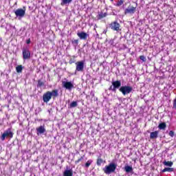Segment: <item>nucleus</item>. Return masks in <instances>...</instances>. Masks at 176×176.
<instances>
[{
	"label": "nucleus",
	"mask_w": 176,
	"mask_h": 176,
	"mask_svg": "<svg viewBox=\"0 0 176 176\" xmlns=\"http://www.w3.org/2000/svg\"><path fill=\"white\" fill-rule=\"evenodd\" d=\"M117 167L118 164L111 162L109 165L105 166L104 168H103V171L104 174L109 175V174H112V173H115V171H116Z\"/></svg>",
	"instance_id": "obj_1"
},
{
	"label": "nucleus",
	"mask_w": 176,
	"mask_h": 176,
	"mask_svg": "<svg viewBox=\"0 0 176 176\" xmlns=\"http://www.w3.org/2000/svg\"><path fill=\"white\" fill-rule=\"evenodd\" d=\"M13 131H12V128H8L6 129L0 137V140L1 141H5L6 138H13Z\"/></svg>",
	"instance_id": "obj_2"
},
{
	"label": "nucleus",
	"mask_w": 176,
	"mask_h": 176,
	"mask_svg": "<svg viewBox=\"0 0 176 176\" xmlns=\"http://www.w3.org/2000/svg\"><path fill=\"white\" fill-rule=\"evenodd\" d=\"M111 84L112 85L109 88V90H110V91H113V93H116V90L122 87V81L120 80L112 81Z\"/></svg>",
	"instance_id": "obj_3"
},
{
	"label": "nucleus",
	"mask_w": 176,
	"mask_h": 176,
	"mask_svg": "<svg viewBox=\"0 0 176 176\" xmlns=\"http://www.w3.org/2000/svg\"><path fill=\"white\" fill-rule=\"evenodd\" d=\"M14 13L15 14L16 17H17L19 20H21V19H23V17L25 16V7L16 9L14 11Z\"/></svg>",
	"instance_id": "obj_4"
},
{
	"label": "nucleus",
	"mask_w": 176,
	"mask_h": 176,
	"mask_svg": "<svg viewBox=\"0 0 176 176\" xmlns=\"http://www.w3.org/2000/svg\"><path fill=\"white\" fill-rule=\"evenodd\" d=\"M119 91L123 94V96H126L127 94H130L133 91V87L131 86H122L119 89Z\"/></svg>",
	"instance_id": "obj_5"
},
{
	"label": "nucleus",
	"mask_w": 176,
	"mask_h": 176,
	"mask_svg": "<svg viewBox=\"0 0 176 176\" xmlns=\"http://www.w3.org/2000/svg\"><path fill=\"white\" fill-rule=\"evenodd\" d=\"M22 54L23 60H30L31 58V52H30V48L28 47L22 49Z\"/></svg>",
	"instance_id": "obj_6"
},
{
	"label": "nucleus",
	"mask_w": 176,
	"mask_h": 176,
	"mask_svg": "<svg viewBox=\"0 0 176 176\" xmlns=\"http://www.w3.org/2000/svg\"><path fill=\"white\" fill-rule=\"evenodd\" d=\"M62 85L66 90H69V91H71L72 89H74L75 87L74 86V82L71 81H63Z\"/></svg>",
	"instance_id": "obj_7"
},
{
	"label": "nucleus",
	"mask_w": 176,
	"mask_h": 176,
	"mask_svg": "<svg viewBox=\"0 0 176 176\" xmlns=\"http://www.w3.org/2000/svg\"><path fill=\"white\" fill-rule=\"evenodd\" d=\"M76 72H82L83 69H85V62L83 61H78L76 63Z\"/></svg>",
	"instance_id": "obj_8"
},
{
	"label": "nucleus",
	"mask_w": 176,
	"mask_h": 176,
	"mask_svg": "<svg viewBox=\"0 0 176 176\" xmlns=\"http://www.w3.org/2000/svg\"><path fill=\"white\" fill-rule=\"evenodd\" d=\"M109 27L113 31H117V32H119V31H121L120 30V24L118 23V21H114L111 23L109 25Z\"/></svg>",
	"instance_id": "obj_9"
},
{
	"label": "nucleus",
	"mask_w": 176,
	"mask_h": 176,
	"mask_svg": "<svg viewBox=\"0 0 176 176\" xmlns=\"http://www.w3.org/2000/svg\"><path fill=\"white\" fill-rule=\"evenodd\" d=\"M36 133L37 135H42V134H45L46 133V128L45 127V124L37 127L36 129Z\"/></svg>",
	"instance_id": "obj_10"
},
{
	"label": "nucleus",
	"mask_w": 176,
	"mask_h": 176,
	"mask_svg": "<svg viewBox=\"0 0 176 176\" xmlns=\"http://www.w3.org/2000/svg\"><path fill=\"white\" fill-rule=\"evenodd\" d=\"M50 100H52V94H50V91H47L43 96V101L44 102H49Z\"/></svg>",
	"instance_id": "obj_11"
},
{
	"label": "nucleus",
	"mask_w": 176,
	"mask_h": 176,
	"mask_svg": "<svg viewBox=\"0 0 176 176\" xmlns=\"http://www.w3.org/2000/svg\"><path fill=\"white\" fill-rule=\"evenodd\" d=\"M135 7L129 6L124 10V14H134L135 13Z\"/></svg>",
	"instance_id": "obj_12"
},
{
	"label": "nucleus",
	"mask_w": 176,
	"mask_h": 176,
	"mask_svg": "<svg viewBox=\"0 0 176 176\" xmlns=\"http://www.w3.org/2000/svg\"><path fill=\"white\" fill-rule=\"evenodd\" d=\"M77 36L78 38L82 41H86L87 39V36H89V34L85 32H77Z\"/></svg>",
	"instance_id": "obj_13"
},
{
	"label": "nucleus",
	"mask_w": 176,
	"mask_h": 176,
	"mask_svg": "<svg viewBox=\"0 0 176 176\" xmlns=\"http://www.w3.org/2000/svg\"><path fill=\"white\" fill-rule=\"evenodd\" d=\"M74 175V171L72 169H66L63 172V176H73Z\"/></svg>",
	"instance_id": "obj_14"
},
{
	"label": "nucleus",
	"mask_w": 176,
	"mask_h": 176,
	"mask_svg": "<svg viewBox=\"0 0 176 176\" xmlns=\"http://www.w3.org/2000/svg\"><path fill=\"white\" fill-rule=\"evenodd\" d=\"M158 135H159V131H155L150 133V138L151 140H155L156 138H157Z\"/></svg>",
	"instance_id": "obj_15"
},
{
	"label": "nucleus",
	"mask_w": 176,
	"mask_h": 176,
	"mask_svg": "<svg viewBox=\"0 0 176 176\" xmlns=\"http://www.w3.org/2000/svg\"><path fill=\"white\" fill-rule=\"evenodd\" d=\"M166 127H167V124H166V122H161L158 125V129L160 130H166Z\"/></svg>",
	"instance_id": "obj_16"
},
{
	"label": "nucleus",
	"mask_w": 176,
	"mask_h": 176,
	"mask_svg": "<svg viewBox=\"0 0 176 176\" xmlns=\"http://www.w3.org/2000/svg\"><path fill=\"white\" fill-rule=\"evenodd\" d=\"M51 97H58V90L55 89L50 91Z\"/></svg>",
	"instance_id": "obj_17"
},
{
	"label": "nucleus",
	"mask_w": 176,
	"mask_h": 176,
	"mask_svg": "<svg viewBox=\"0 0 176 176\" xmlns=\"http://www.w3.org/2000/svg\"><path fill=\"white\" fill-rule=\"evenodd\" d=\"M104 17H107V12H98V20H101V19H104Z\"/></svg>",
	"instance_id": "obj_18"
},
{
	"label": "nucleus",
	"mask_w": 176,
	"mask_h": 176,
	"mask_svg": "<svg viewBox=\"0 0 176 176\" xmlns=\"http://www.w3.org/2000/svg\"><path fill=\"white\" fill-rule=\"evenodd\" d=\"M72 2V0H62L60 5L64 6L65 5H69Z\"/></svg>",
	"instance_id": "obj_19"
},
{
	"label": "nucleus",
	"mask_w": 176,
	"mask_h": 176,
	"mask_svg": "<svg viewBox=\"0 0 176 176\" xmlns=\"http://www.w3.org/2000/svg\"><path fill=\"white\" fill-rule=\"evenodd\" d=\"M79 44V40H72V45H73L74 47L76 48L78 45Z\"/></svg>",
	"instance_id": "obj_20"
},
{
	"label": "nucleus",
	"mask_w": 176,
	"mask_h": 176,
	"mask_svg": "<svg viewBox=\"0 0 176 176\" xmlns=\"http://www.w3.org/2000/svg\"><path fill=\"white\" fill-rule=\"evenodd\" d=\"M124 170H125L126 173H133V167H131L130 166H126L124 167Z\"/></svg>",
	"instance_id": "obj_21"
},
{
	"label": "nucleus",
	"mask_w": 176,
	"mask_h": 176,
	"mask_svg": "<svg viewBox=\"0 0 176 176\" xmlns=\"http://www.w3.org/2000/svg\"><path fill=\"white\" fill-rule=\"evenodd\" d=\"M163 164L164 166H167L168 167H173V162H167V161H164Z\"/></svg>",
	"instance_id": "obj_22"
},
{
	"label": "nucleus",
	"mask_w": 176,
	"mask_h": 176,
	"mask_svg": "<svg viewBox=\"0 0 176 176\" xmlns=\"http://www.w3.org/2000/svg\"><path fill=\"white\" fill-rule=\"evenodd\" d=\"M167 171L168 173H173V171H174V168H165L162 170V173H166Z\"/></svg>",
	"instance_id": "obj_23"
},
{
	"label": "nucleus",
	"mask_w": 176,
	"mask_h": 176,
	"mask_svg": "<svg viewBox=\"0 0 176 176\" xmlns=\"http://www.w3.org/2000/svg\"><path fill=\"white\" fill-rule=\"evenodd\" d=\"M16 71L18 74H20L21 72H23V66L22 65H18L16 67Z\"/></svg>",
	"instance_id": "obj_24"
},
{
	"label": "nucleus",
	"mask_w": 176,
	"mask_h": 176,
	"mask_svg": "<svg viewBox=\"0 0 176 176\" xmlns=\"http://www.w3.org/2000/svg\"><path fill=\"white\" fill-rule=\"evenodd\" d=\"M91 163H93V160H89L86 162V164H85V167H86V168H89V167H90V165L91 164Z\"/></svg>",
	"instance_id": "obj_25"
},
{
	"label": "nucleus",
	"mask_w": 176,
	"mask_h": 176,
	"mask_svg": "<svg viewBox=\"0 0 176 176\" xmlns=\"http://www.w3.org/2000/svg\"><path fill=\"white\" fill-rule=\"evenodd\" d=\"M124 3V0H118L117 3L116 4V6H122Z\"/></svg>",
	"instance_id": "obj_26"
},
{
	"label": "nucleus",
	"mask_w": 176,
	"mask_h": 176,
	"mask_svg": "<svg viewBox=\"0 0 176 176\" xmlns=\"http://www.w3.org/2000/svg\"><path fill=\"white\" fill-rule=\"evenodd\" d=\"M42 86H45V82H43L41 80H38V84H37V87H42Z\"/></svg>",
	"instance_id": "obj_27"
},
{
	"label": "nucleus",
	"mask_w": 176,
	"mask_h": 176,
	"mask_svg": "<svg viewBox=\"0 0 176 176\" xmlns=\"http://www.w3.org/2000/svg\"><path fill=\"white\" fill-rule=\"evenodd\" d=\"M78 107V102L74 101L70 104V108H75Z\"/></svg>",
	"instance_id": "obj_28"
},
{
	"label": "nucleus",
	"mask_w": 176,
	"mask_h": 176,
	"mask_svg": "<svg viewBox=\"0 0 176 176\" xmlns=\"http://www.w3.org/2000/svg\"><path fill=\"white\" fill-rule=\"evenodd\" d=\"M102 159L98 158L96 162L97 166H101V164H102Z\"/></svg>",
	"instance_id": "obj_29"
},
{
	"label": "nucleus",
	"mask_w": 176,
	"mask_h": 176,
	"mask_svg": "<svg viewBox=\"0 0 176 176\" xmlns=\"http://www.w3.org/2000/svg\"><path fill=\"white\" fill-rule=\"evenodd\" d=\"M140 58L142 61H144L145 63V61H146V58L144 56H140Z\"/></svg>",
	"instance_id": "obj_30"
},
{
	"label": "nucleus",
	"mask_w": 176,
	"mask_h": 176,
	"mask_svg": "<svg viewBox=\"0 0 176 176\" xmlns=\"http://www.w3.org/2000/svg\"><path fill=\"white\" fill-rule=\"evenodd\" d=\"M81 160H83V157H80V159H78V160L75 161V164H78L80 162H81Z\"/></svg>",
	"instance_id": "obj_31"
},
{
	"label": "nucleus",
	"mask_w": 176,
	"mask_h": 176,
	"mask_svg": "<svg viewBox=\"0 0 176 176\" xmlns=\"http://www.w3.org/2000/svg\"><path fill=\"white\" fill-rule=\"evenodd\" d=\"M173 109L176 110V98L173 100Z\"/></svg>",
	"instance_id": "obj_32"
},
{
	"label": "nucleus",
	"mask_w": 176,
	"mask_h": 176,
	"mask_svg": "<svg viewBox=\"0 0 176 176\" xmlns=\"http://www.w3.org/2000/svg\"><path fill=\"white\" fill-rule=\"evenodd\" d=\"M168 135H170V137H174L175 135V133L173 131H170L169 133H168Z\"/></svg>",
	"instance_id": "obj_33"
},
{
	"label": "nucleus",
	"mask_w": 176,
	"mask_h": 176,
	"mask_svg": "<svg viewBox=\"0 0 176 176\" xmlns=\"http://www.w3.org/2000/svg\"><path fill=\"white\" fill-rule=\"evenodd\" d=\"M26 43L28 44V45H30V43H31V39H28L27 41H26Z\"/></svg>",
	"instance_id": "obj_34"
},
{
	"label": "nucleus",
	"mask_w": 176,
	"mask_h": 176,
	"mask_svg": "<svg viewBox=\"0 0 176 176\" xmlns=\"http://www.w3.org/2000/svg\"><path fill=\"white\" fill-rule=\"evenodd\" d=\"M91 96H92V97H94V93H91Z\"/></svg>",
	"instance_id": "obj_35"
},
{
	"label": "nucleus",
	"mask_w": 176,
	"mask_h": 176,
	"mask_svg": "<svg viewBox=\"0 0 176 176\" xmlns=\"http://www.w3.org/2000/svg\"><path fill=\"white\" fill-rule=\"evenodd\" d=\"M72 63H74V62H73V61L69 60V63H70V64H72Z\"/></svg>",
	"instance_id": "obj_36"
},
{
	"label": "nucleus",
	"mask_w": 176,
	"mask_h": 176,
	"mask_svg": "<svg viewBox=\"0 0 176 176\" xmlns=\"http://www.w3.org/2000/svg\"><path fill=\"white\" fill-rule=\"evenodd\" d=\"M111 2H113V0H110Z\"/></svg>",
	"instance_id": "obj_37"
}]
</instances>
